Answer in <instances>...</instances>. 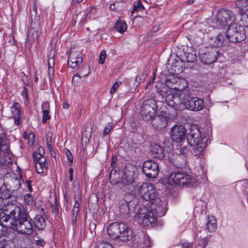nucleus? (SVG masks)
Returning a JSON list of instances; mask_svg holds the SVG:
<instances>
[{
    "label": "nucleus",
    "instance_id": "f257e3e1",
    "mask_svg": "<svg viewBox=\"0 0 248 248\" xmlns=\"http://www.w3.org/2000/svg\"><path fill=\"white\" fill-rule=\"evenodd\" d=\"M139 192L142 198L152 203L150 210L146 208L140 209L135 215L138 223L148 226L156 221L157 217L165 215L167 211V202L157 198L156 189L150 183H143L140 186Z\"/></svg>",
    "mask_w": 248,
    "mask_h": 248
},
{
    "label": "nucleus",
    "instance_id": "f03ea898",
    "mask_svg": "<svg viewBox=\"0 0 248 248\" xmlns=\"http://www.w3.org/2000/svg\"><path fill=\"white\" fill-rule=\"evenodd\" d=\"M158 93L162 97V101L165 97L166 104L176 110H181L186 107L191 97L187 88L178 89L171 93L167 87H164Z\"/></svg>",
    "mask_w": 248,
    "mask_h": 248
},
{
    "label": "nucleus",
    "instance_id": "7ed1b4c3",
    "mask_svg": "<svg viewBox=\"0 0 248 248\" xmlns=\"http://www.w3.org/2000/svg\"><path fill=\"white\" fill-rule=\"evenodd\" d=\"M187 142L193 147V152L195 155H202L206 146L207 139L202 134L196 125L191 126L186 135Z\"/></svg>",
    "mask_w": 248,
    "mask_h": 248
},
{
    "label": "nucleus",
    "instance_id": "20e7f679",
    "mask_svg": "<svg viewBox=\"0 0 248 248\" xmlns=\"http://www.w3.org/2000/svg\"><path fill=\"white\" fill-rule=\"evenodd\" d=\"M5 213H0V222L5 223V226L9 224H14L18 221L29 217L27 211L23 207L15 206L13 208H4Z\"/></svg>",
    "mask_w": 248,
    "mask_h": 248
},
{
    "label": "nucleus",
    "instance_id": "39448f33",
    "mask_svg": "<svg viewBox=\"0 0 248 248\" xmlns=\"http://www.w3.org/2000/svg\"><path fill=\"white\" fill-rule=\"evenodd\" d=\"M108 234L113 239L126 242L133 237V231L124 223L114 222L108 227Z\"/></svg>",
    "mask_w": 248,
    "mask_h": 248
},
{
    "label": "nucleus",
    "instance_id": "423d86ee",
    "mask_svg": "<svg viewBox=\"0 0 248 248\" xmlns=\"http://www.w3.org/2000/svg\"><path fill=\"white\" fill-rule=\"evenodd\" d=\"M167 181L170 185L180 186H194L197 184V180L195 178L178 171L172 172L168 176Z\"/></svg>",
    "mask_w": 248,
    "mask_h": 248
},
{
    "label": "nucleus",
    "instance_id": "0eeeda50",
    "mask_svg": "<svg viewBox=\"0 0 248 248\" xmlns=\"http://www.w3.org/2000/svg\"><path fill=\"white\" fill-rule=\"evenodd\" d=\"M226 36L230 42L234 43L241 42L246 38L244 27L236 24L229 27Z\"/></svg>",
    "mask_w": 248,
    "mask_h": 248
},
{
    "label": "nucleus",
    "instance_id": "6e6552de",
    "mask_svg": "<svg viewBox=\"0 0 248 248\" xmlns=\"http://www.w3.org/2000/svg\"><path fill=\"white\" fill-rule=\"evenodd\" d=\"M216 19L220 26L228 25L230 27L235 24L234 23L236 20L237 17L232 11L221 9L218 11L216 15Z\"/></svg>",
    "mask_w": 248,
    "mask_h": 248
},
{
    "label": "nucleus",
    "instance_id": "1a4fd4ad",
    "mask_svg": "<svg viewBox=\"0 0 248 248\" xmlns=\"http://www.w3.org/2000/svg\"><path fill=\"white\" fill-rule=\"evenodd\" d=\"M157 105L155 101L153 99L145 100L140 110L141 115L146 121L152 120L156 115Z\"/></svg>",
    "mask_w": 248,
    "mask_h": 248
},
{
    "label": "nucleus",
    "instance_id": "9d476101",
    "mask_svg": "<svg viewBox=\"0 0 248 248\" xmlns=\"http://www.w3.org/2000/svg\"><path fill=\"white\" fill-rule=\"evenodd\" d=\"M6 227H9L21 234L29 235L33 232V227L30 217L21 220V222L18 221L12 224V226L11 224H7Z\"/></svg>",
    "mask_w": 248,
    "mask_h": 248
},
{
    "label": "nucleus",
    "instance_id": "9b49d317",
    "mask_svg": "<svg viewBox=\"0 0 248 248\" xmlns=\"http://www.w3.org/2000/svg\"><path fill=\"white\" fill-rule=\"evenodd\" d=\"M142 171L146 176L149 178H155L158 173V165L152 160L145 161L142 166Z\"/></svg>",
    "mask_w": 248,
    "mask_h": 248
},
{
    "label": "nucleus",
    "instance_id": "f8f14e48",
    "mask_svg": "<svg viewBox=\"0 0 248 248\" xmlns=\"http://www.w3.org/2000/svg\"><path fill=\"white\" fill-rule=\"evenodd\" d=\"M150 243L149 236L141 231L134 236L132 248H148Z\"/></svg>",
    "mask_w": 248,
    "mask_h": 248
},
{
    "label": "nucleus",
    "instance_id": "ddd939ff",
    "mask_svg": "<svg viewBox=\"0 0 248 248\" xmlns=\"http://www.w3.org/2000/svg\"><path fill=\"white\" fill-rule=\"evenodd\" d=\"M83 62L82 56L79 51L72 49L68 55V65L72 68H76L80 66Z\"/></svg>",
    "mask_w": 248,
    "mask_h": 248
},
{
    "label": "nucleus",
    "instance_id": "4468645a",
    "mask_svg": "<svg viewBox=\"0 0 248 248\" xmlns=\"http://www.w3.org/2000/svg\"><path fill=\"white\" fill-rule=\"evenodd\" d=\"M218 50L215 48H211L204 53L200 54L201 61L205 64H211L217 59Z\"/></svg>",
    "mask_w": 248,
    "mask_h": 248
},
{
    "label": "nucleus",
    "instance_id": "2eb2a0df",
    "mask_svg": "<svg viewBox=\"0 0 248 248\" xmlns=\"http://www.w3.org/2000/svg\"><path fill=\"white\" fill-rule=\"evenodd\" d=\"M186 130L182 125H175L171 129L170 137L171 139L177 142H180L184 140Z\"/></svg>",
    "mask_w": 248,
    "mask_h": 248
},
{
    "label": "nucleus",
    "instance_id": "dca6fc26",
    "mask_svg": "<svg viewBox=\"0 0 248 248\" xmlns=\"http://www.w3.org/2000/svg\"><path fill=\"white\" fill-rule=\"evenodd\" d=\"M136 170V169L134 167L130 165L125 167L121 179L123 185L128 186L134 182Z\"/></svg>",
    "mask_w": 248,
    "mask_h": 248
},
{
    "label": "nucleus",
    "instance_id": "f3484780",
    "mask_svg": "<svg viewBox=\"0 0 248 248\" xmlns=\"http://www.w3.org/2000/svg\"><path fill=\"white\" fill-rule=\"evenodd\" d=\"M204 106L203 101L197 97H191L185 108L194 111L202 110Z\"/></svg>",
    "mask_w": 248,
    "mask_h": 248
},
{
    "label": "nucleus",
    "instance_id": "a211bd4d",
    "mask_svg": "<svg viewBox=\"0 0 248 248\" xmlns=\"http://www.w3.org/2000/svg\"><path fill=\"white\" fill-rule=\"evenodd\" d=\"M168 118L162 114L153 118L152 125L157 130H161L167 125Z\"/></svg>",
    "mask_w": 248,
    "mask_h": 248
},
{
    "label": "nucleus",
    "instance_id": "6ab92c4d",
    "mask_svg": "<svg viewBox=\"0 0 248 248\" xmlns=\"http://www.w3.org/2000/svg\"><path fill=\"white\" fill-rule=\"evenodd\" d=\"M170 161L174 166L180 168H185L187 163L186 156L184 154L173 155V157H171Z\"/></svg>",
    "mask_w": 248,
    "mask_h": 248
},
{
    "label": "nucleus",
    "instance_id": "aec40b11",
    "mask_svg": "<svg viewBox=\"0 0 248 248\" xmlns=\"http://www.w3.org/2000/svg\"><path fill=\"white\" fill-rule=\"evenodd\" d=\"M240 15L242 17L240 21L243 22V26L248 27V2L242 1V7L240 12Z\"/></svg>",
    "mask_w": 248,
    "mask_h": 248
},
{
    "label": "nucleus",
    "instance_id": "412c9836",
    "mask_svg": "<svg viewBox=\"0 0 248 248\" xmlns=\"http://www.w3.org/2000/svg\"><path fill=\"white\" fill-rule=\"evenodd\" d=\"M151 151L154 156L156 158L162 159L164 157L163 151L161 147L156 144L151 146Z\"/></svg>",
    "mask_w": 248,
    "mask_h": 248
},
{
    "label": "nucleus",
    "instance_id": "4be33fe9",
    "mask_svg": "<svg viewBox=\"0 0 248 248\" xmlns=\"http://www.w3.org/2000/svg\"><path fill=\"white\" fill-rule=\"evenodd\" d=\"M217 229V221L215 218L213 217H208L206 223V229L209 232H212L216 231Z\"/></svg>",
    "mask_w": 248,
    "mask_h": 248
},
{
    "label": "nucleus",
    "instance_id": "5701e85b",
    "mask_svg": "<svg viewBox=\"0 0 248 248\" xmlns=\"http://www.w3.org/2000/svg\"><path fill=\"white\" fill-rule=\"evenodd\" d=\"M228 38L227 36L225 37V35L223 34L219 33L215 38L214 44L212 45L214 47H220L222 46L226 43H228Z\"/></svg>",
    "mask_w": 248,
    "mask_h": 248
},
{
    "label": "nucleus",
    "instance_id": "b1692460",
    "mask_svg": "<svg viewBox=\"0 0 248 248\" xmlns=\"http://www.w3.org/2000/svg\"><path fill=\"white\" fill-rule=\"evenodd\" d=\"M130 202H127L126 201L123 200L121 202L120 206V212L122 215H127L130 214L132 210L130 209Z\"/></svg>",
    "mask_w": 248,
    "mask_h": 248
},
{
    "label": "nucleus",
    "instance_id": "393cba45",
    "mask_svg": "<svg viewBox=\"0 0 248 248\" xmlns=\"http://www.w3.org/2000/svg\"><path fill=\"white\" fill-rule=\"evenodd\" d=\"M35 227L39 230H43L46 227L45 219L41 215H37L34 219Z\"/></svg>",
    "mask_w": 248,
    "mask_h": 248
},
{
    "label": "nucleus",
    "instance_id": "a878e982",
    "mask_svg": "<svg viewBox=\"0 0 248 248\" xmlns=\"http://www.w3.org/2000/svg\"><path fill=\"white\" fill-rule=\"evenodd\" d=\"M73 16L75 20L79 22V24L81 25L85 23L86 18L88 16V14L84 12H80L78 14H75Z\"/></svg>",
    "mask_w": 248,
    "mask_h": 248
},
{
    "label": "nucleus",
    "instance_id": "bb28decb",
    "mask_svg": "<svg viewBox=\"0 0 248 248\" xmlns=\"http://www.w3.org/2000/svg\"><path fill=\"white\" fill-rule=\"evenodd\" d=\"M1 202L4 205V207L2 208V213H5L4 208H13V206H16L15 205L16 202V198L15 196H12V199L8 198V200H5Z\"/></svg>",
    "mask_w": 248,
    "mask_h": 248
},
{
    "label": "nucleus",
    "instance_id": "cd10ccee",
    "mask_svg": "<svg viewBox=\"0 0 248 248\" xmlns=\"http://www.w3.org/2000/svg\"><path fill=\"white\" fill-rule=\"evenodd\" d=\"M114 28L120 33H123L127 29V25L125 21L118 20L116 22Z\"/></svg>",
    "mask_w": 248,
    "mask_h": 248
},
{
    "label": "nucleus",
    "instance_id": "c85d7f7f",
    "mask_svg": "<svg viewBox=\"0 0 248 248\" xmlns=\"http://www.w3.org/2000/svg\"><path fill=\"white\" fill-rule=\"evenodd\" d=\"M11 110L14 117L20 116L21 114L20 104L17 102L14 103L11 107Z\"/></svg>",
    "mask_w": 248,
    "mask_h": 248
},
{
    "label": "nucleus",
    "instance_id": "c756f323",
    "mask_svg": "<svg viewBox=\"0 0 248 248\" xmlns=\"http://www.w3.org/2000/svg\"><path fill=\"white\" fill-rule=\"evenodd\" d=\"M47 64L48 67H54L55 64V51L51 48L48 52Z\"/></svg>",
    "mask_w": 248,
    "mask_h": 248
},
{
    "label": "nucleus",
    "instance_id": "7c9ffc66",
    "mask_svg": "<svg viewBox=\"0 0 248 248\" xmlns=\"http://www.w3.org/2000/svg\"><path fill=\"white\" fill-rule=\"evenodd\" d=\"M35 163L36 171L38 173H41L44 171V170H47V166L46 162L41 163L36 162Z\"/></svg>",
    "mask_w": 248,
    "mask_h": 248
},
{
    "label": "nucleus",
    "instance_id": "2f4dec72",
    "mask_svg": "<svg viewBox=\"0 0 248 248\" xmlns=\"http://www.w3.org/2000/svg\"><path fill=\"white\" fill-rule=\"evenodd\" d=\"M8 198L12 199V196L11 194L10 191L8 189H4L2 190V188L0 189V199L1 201L3 202L5 200H8Z\"/></svg>",
    "mask_w": 248,
    "mask_h": 248
},
{
    "label": "nucleus",
    "instance_id": "473e14b6",
    "mask_svg": "<svg viewBox=\"0 0 248 248\" xmlns=\"http://www.w3.org/2000/svg\"><path fill=\"white\" fill-rule=\"evenodd\" d=\"M39 34L40 32L38 31L34 30H31V31H30L28 35V39L30 41H32L37 40Z\"/></svg>",
    "mask_w": 248,
    "mask_h": 248
},
{
    "label": "nucleus",
    "instance_id": "72a5a7b5",
    "mask_svg": "<svg viewBox=\"0 0 248 248\" xmlns=\"http://www.w3.org/2000/svg\"><path fill=\"white\" fill-rule=\"evenodd\" d=\"M33 160L34 163L41 162L44 163L46 162V157L41 155V154H36L34 153L33 154Z\"/></svg>",
    "mask_w": 248,
    "mask_h": 248
},
{
    "label": "nucleus",
    "instance_id": "f704fd0d",
    "mask_svg": "<svg viewBox=\"0 0 248 248\" xmlns=\"http://www.w3.org/2000/svg\"><path fill=\"white\" fill-rule=\"evenodd\" d=\"M144 10V7L143 5L140 1H138L135 3L133 6V10L131 12L133 14L135 11H143Z\"/></svg>",
    "mask_w": 248,
    "mask_h": 248
},
{
    "label": "nucleus",
    "instance_id": "c9c22d12",
    "mask_svg": "<svg viewBox=\"0 0 248 248\" xmlns=\"http://www.w3.org/2000/svg\"><path fill=\"white\" fill-rule=\"evenodd\" d=\"M25 202L28 205H31L32 203L33 200L32 196L30 194H26L24 197Z\"/></svg>",
    "mask_w": 248,
    "mask_h": 248
},
{
    "label": "nucleus",
    "instance_id": "e433bc0d",
    "mask_svg": "<svg viewBox=\"0 0 248 248\" xmlns=\"http://www.w3.org/2000/svg\"><path fill=\"white\" fill-rule=\"evenodd\" d=\"M107 54H106V51L105 50H102L101 51L100 56H99V62L100 64H103L105 62V59L106 58Z\"/></svg>",
    "mask_w": 248,
    "mask_h": 248
},
{
    "label": "nucleus",
    "instance_id": "4c0bfd02",
    "mask_svg": "<svg viewBox=\"0 0 248 248\" xmlns=\"http://www.w3.org/2000/svg\"><path fill=\"white\" fill-rule=\"evenodd\" d=\"M64 153H65V155H66V156L67 157V159L68 160L69 162L70 163V165H72V164L73 163V156L72 155L71 152L70 151V150H69L67 149H65L64 150Z\"/></svg>",
    "mask_w": 248,
    "mask_h": 248
},
{
    "label": "nucleus",
    "instance_id": "58836bf2",
    "mask_svg": "<svg viewBox=\"0 0 248 248\" xmlns=\"http://www.w3.org/2000/svg\"><path fill=\"white\" fill-rule=\"evenodd\" d=\"M50 116L49 115V111H43L42 123H46L47 120H49Z\"/></svg>",
    "mask_w": 248,
    "mask_h": 248
},
{
    "label": "nucleus",
    "instance_id": "ea45409f",
    "mask_svg": "<svg viewBox=\"0 0 248 248\" xmlns=\"http://www.w3.org/2000/svg\"><path fill=\"white\" fill-rule=\"evenodd\" d=\"M179 150L180 153V154H184L185 155H186L188 151V148L185 146H183L181 143L179 145Z\"/></svg>",
    "mask_w": 248,
    "mask_h": 248
},
{
    "label": "nucleus",
    "instance_id": "a19ab883",
    "mask_svg": "<svg viewBox=\"0 0 248 248\" xmlns=\"http://www.w3.org/2000/svg\"><path fill=\"white\" fill-rule=\"evenodd\" d=\"M117 173L114 172L112 173V172H110L109 175V180L111 182H114V184L115 183H118L119 182V180L118 179L116 180V176L117 175Z\"/></svg>",
    "mask_w": 248,
    "mask_h": 248
},
{
    "label": "nucleus",
    "instance_id": "79ce46f5",
    "mask_svg": "<svg viewBox=\"0 0 248 248\" xmlns=\"http://www.w3.org/2000/svg\"><path fill=\"white\" fill-rule=\"evenodd\" d=\"M121 84V82L118 83V82H115L112 86L111 87L110 90V93L111 94L115 92L116 90L118 89V88L119 86V85Z\"/></svg>",
    "mask_w": 248,
    "mask_h": 248
},
{
    "label": "nucleus",
    "instance_id": "37998d69",
    "mask_svg": "<svg viewBox=\"0 0 248 248\" xmlns=\"http://www.w3.org/2000/svg\"><path fill=\"white\" fill-rule=\"evenodd\" d=\"M7 228V227L5 226V223L4 224L1 223V224H0V237L2 236L5 233Z\"/></svg>",
    "mask_w": 248,
    "mask_h": 248
},
{
    "label": "nucleus",
    "instance_id": "c03bdc74",
    "mask_svg": "<svg viewBox=\"0 0 248 248\" xmlns=\"http://www.w3.org/2000/svg\"><path fill=\"white\" fill-rule=\"evenodd\" d=\"M8 151V146L5 144H2L1 140L0 139V153L3 152L6 153Z\"/></svg>",
    "mask_w": 248,
    "mask_h": 248
},
{
    "label": "nucleus",
    "instance_id": "a18cd8bd",
    "mask_svg": "<svg viewBox=\"0 0 248 248\" xmlns=\"http://www.w3.org/2000/svg\"><path fill=\"white\" fill-rule=\"evenodd\" d=\"M98 248H113V247L109 243L102 242L99 245Z\"/></svg>",
    "mask_w": 248,
    "mask_h": 248
},
{
    "label": "nucleus",
    "instance_id": "49530a36",
    "mask_svg": "<svg viewBox=\"0 0 248 248\" xmlns=\"http://www.w3.org/2000/svg\"><path fill=\"white\" fill-rule=\"evenodd\" d=\"M42 109L43 111H49V104L48 102H44L42 104Z\"/></svg>",
    "mask_w": 248,
    "mask_h": 248
},
{
    "label": "nucleus",
    "instance_id": "de8ad7c7",
    "mask_svg": "<svg viewBox=\"0 0 248 248\" xmlns=\"http://www.w3.org/2000/svg\"><path fill=\"white\" fill-rule=\"evenodd\" d=\"M81 77H82V76L80 74L77 73L73 78V79H72L73 82L74 84H77L78 81V79H80L81 78Z\"/></svg>",
    "mask_w": 248,
    "mask_h": 248
},
{
    "label": "nucleus",
    "instance_id": "09e8293b",
    "mask_svg": "<svg viewBox=\"0 0 248 248\" xmlns=\"http://www.w3.org/2000/svg\"><path fill=\"white\" fill-rule=\"evenodd\" d=\"M13 184L14 185H15V186L14 187V188H15V189L13 188L12 189L13 191H15L16 189H18L20 188L21 185H20V182L18 180H17V179L14 180L13 181Z\"/></svg>",
    "mask_w": 248,
    "mask_h": 248
},
{
    "label": "nucleus",
    "instance_id": "8fccbe9b",
    "mask_svg": "<svg viewBox=\"0 0 248 248\" xmlns=\"http://www.w3.org/2000/svg\"><path fill=\"white\" fill-rule=\"evenodd\" d=\"M112 129V127L111 125H108V126H106L104 130L103 134L104 136H106V135L108 134L111 131V130Z\"/></svg>",
    "mask_w": 248,
    "mask_h": 248
},
{
    "label": "nucleus",
    "instance_id": "3c124183",
    "mask_svg": "<svg viewBox=\"0 0 248 248\" xmlns=\"http://www.w3.org/2000/svg\"><path fill=\"white\" fill-rule=\"evenodd\" d=\"M79 209V203L78 202V200H77L75 198V203L74 204L73 211L74 212H78Z\"/></svg>",
    "mask_w": 248,
    "mask_h": 248
},
{
    "label": "nucleus",
    "instance_id": "603ef678",
    "mask_svg": "<svg viewBox=\"0 0 248 248\" xmlns=\"http://www.w3.org/2000/svg\"><path fill=\"white\" fill-rule=\"evenodd\" d=\"M0 248H8L7 242L5 240H3L0 241Z\"/></svg>",
    "mask_w": 248,
    "mask_h": 248
},
{
    "label": "nucleus",
    "instance_id": "864d4df0",
    "mask_svg": "<svg viewBox=\"0 0 248 248\" xmlns=\"http://www.w3.org/2000/svg\"><path fill=\"white\" fill-rule=\"evenodd\" d=\"M69 173L70 174L69 180L71 182H72L73 180V170L72 168H69Z\"/></svg>",
    "mask_w": 248,
    "mask_h": 248
},
{
    "label": "nucleus",
    "instance_id": "5fc2aeb1",
    "mask_svg": "<svg viewBox=\"0 0 248 248\" xmlns=\"http://www.w3.org/2000/svg\"><path fill=\"white\" fill-rule=\"evenodd\" d=\"M46 144H47V146H48V148L51 150L52 147V145H51V139H49V140H48V137H46Z\"/></svg>",
    "mask_w": 248,
    "mask_h": 248
},
{
    "label": "nucleus",
    "instance_id": "6e6d98bb",
    "mask_svg": "<svg viewBox=\"0 0 248 248\" xmlns=\"http://www.w3.org/2000/svg\"><path fill=\"white\" fill-rule=\"evenodd\" d=\"M188 55H190L191 58L190 59H189L188 56H187L186 61L189 62H194V61L195 59V56L192 54L190 55V54H188Z\"/></svg>",
    "mask_w": 248,
    "mask_h": 248
},
{
    "label": "nucleus",
    "instance_id": "4d7b16f0",
    "mask_svg": "<svg viewBox=\"0 0 248 248\" xmlns=\"http://www.w3.org/2000/svg\"><path fill=\"white\" fill-rule=\"evenodd\" d=\"M182 248H191V244H190L189 243H184L182 244Z\"/></svg>",
    "mask_w": 248,
    "mask_h": 248
},
{
    "label": "nucleus",
    "instance_id": "13d9d810",
    "mask_svg": "<svg viewBox=\"0 0 248 248\" xmlns=\"http://www.w3.org/2000/svg\"><path fill=\"white\" fill-rule=\"evenodd\" d=\"M48 74L49 75V77H50L51 75L54 74V67H48Z\"/></svg>",
    "mask_w": 248,
    "mask_h": 248
},
{
    "label": "nucleus",
    "instance_id": "bf43d9fd",
    "mask_svg": "<svg viewBox=\"0 0 248 248\" xmlns=\"http://www.w3.org/2000/svg\"><path fill=\"white\" fill-rule=\"evenodd\" d=\"M36 154H41V155H43V154L45 153L44 149L43 147H40L38 148V152L36 153Z\"/></svg>",
    "mask_w": 248,
    "mask_h": 248
},
{
    "label": "nucleus",
    "instance_id": "052dcab7",
    "mask_svg": "<svg viewBox=\"0 0 248 248\" xmlns=\"http://www.w3.org/2000/svg\"><path fill=\"white\" fill-rule=\"evenodd\" d=\"M15 118V123L16 125H18L20 123V116L14 117Z\"/></svg>",
    "mask_w": 248,
    "mask_h": 248
},
{
    "label": "nucleus",
    "instance_id": "680f3d73",
    "mask_svg": "<svg viewBox=\"0 0 248 248\" xmlns=\"http://www.w3.org/2000/svg\"><path fill=\"white\" fill-rule=\"evenodd\" d=\"M37 244L38 245L43 246L45 244V242L43 240H38L37 241Z\"/></svg>",
    "mask_w": 248,
    "mask_h": 248
},
{
    "label": "nucleus",
    "instance_id": "e2e57ef3",
    "mask_svg": "<svg viewBox=\"0 0 248 248\" xmlns=\"http://www.w3.org/2000/svg\"><path fill=\"white\" fill-rule=\"evenodd\" d=\"M23 95L24 96V97L26 99H28V93H27V89L25 88H24V91H23Z\"/></svg>",
    "mask_w": 248,
    "mask_h": 248
},
{
    "label": "nucleus",
    "instance_id": "0e129e2a",
    "mask_svg": "<svg viewBox=\"0 0 248 248\" xmlns=\"http://www.w3.org/2000/svg\"><path fill=\"white\" fill-rule=\"evenodd\" d=\"M74 186L76 188H78L79 186V183L78 181L75 180L74 181Z\"/></svg>",
    "mask_w": 248,
    "mask_h": 248
},
{
    "label": "nucleus",
    "instance_id": "69168bd1",
    "mask_svg": "<svg viewBox=\"0 0 248 248\" xmlns=\"http://www.w3.org/2000/svg\"><path fill=\"white\" fill-rule=\"evenodd\" d=\"M83 0H72V2L73 4H75L77 3L82 1Z\"/></svg>",
    "mask_w": 248,
    "mask_h": 248
},
{
    "label": "nucleus",
    "instance_id": "338daca9",
    "mask_svg": "<svg viewBox=\"0 0 248 248\" xmlns=\"http://www.w3.org/2000/svg\"><path fill=\"white\" fill-rule=\"evenodd\" d=\"M69 107V105L67 103L65 102L63 104V108L67 109V108H68Z\"/></svg>",
    "mask_w": 248,
    "mask_h": 248
},
{
    "label": "nucleus",
    "instance_id": "774afa93",
    "mask_svg": "<svg viewBox=\"0 0 248 248\" xmlns=\"http://www.w3.org/2000/svg\"><path fill=\"white\" fill-rule=\"evenodd\" d=\"M109 8L111 10H114L115 9V5L114 3H111L109 6Z\"/></svg>",
    "mask_w": 248,
    "mask_h": 248
}]
</instances>
